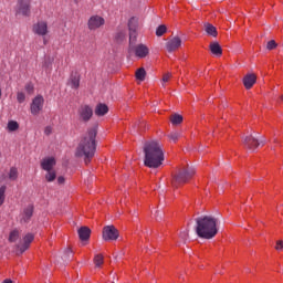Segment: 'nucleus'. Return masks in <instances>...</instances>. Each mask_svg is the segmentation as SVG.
I'll return each instance as SVG.
<instances>
[{"label": "nucleus", "instance_id": "obj_33", "mask_svg": "<svg viewBox=\"0 0 283 283\" xmlns=\"http://www.w3.org/2000/svg\"><path fill=\"white\" fill-rule=\"evenodd\" d=\"M165 32H167V27L165 24L159 25L156 30V34L158 36H163V34H165Z\"/></svg>", "mask_w": 283, "mask_h": 283}, {"label": "nucleus", "instance_id": "obj_11", "mask_svg": "<svg viewBox=\"0 0 283 283\" xmlns=\"http://www.w3.org/2000/svg\"><path fill=\"white\" fill-rule=\"evenodd\" d=\"M87 25L88 30H98L101 25H105V19L99 15H93L90 18Z\"/></svg>", "mask_w": 283, "mask_h": 283}, {"label": "nucleus", "instance_id": "obj_45", "mask_svg": "<svg viewBox=\"0 0 283 283\" xmlns=\"http://www.w3.org/2000/svg\"><path fill=\"white\" fill-rule=\"evenodd\" d=\"M45 67H50V63L48 61L44 62Z\"/></svg>", "mask_w": 283, "mask_h": 283}, {"label": "nucleus", "instance_id": "obj_1", "mask_svg": "<svg viewBox=\"0 0 283 283\" xmlns=\"http://www.w3.org/2000/svg\"><path fill=\"white\" fill-rule=\"evenodd\" d=\"M98 130L96 127L90 128L87 134L80 142L75 156L77 158H83L85 165H90L92 163V158H94V154H96V136Z\"/></svg>", "mask_w": 283, "mask_h": 283}, {"label": "nucleus", "instance_id": "obj_32", "mask_svg": "<svg viewBox=\"0 0 283 283\" xmlns=\"http://www.w3.org/2000/svg\"><path fill=\"white\" fill-rule=\"evenodd\" d=\"M94 264L95 266H103L104 264V259L102 256V254H96L94 258Z\"/></svg>", "mask_w": 283, "mask_h": 283}, {"label": "nucleus", "instance_id": "obj_37", "mask_svg": "<svg viewBox=\"0 0 283 283\" xmlns=\"http://www.w3.org/2000/svg\"><path fill=\"white\" fill-rule=\"evenodd\" d=\"M25 91L28 94H32V92H34V85H32V83L25 84Z\"/></svg>", "mask_w": 283, "mask_h": 283}, {"label": "nucleus", "instance_id": "obj_31", "mask_svg": "<svg viewBox=\"0 0 283 283\" xmlns=\"http://www.w3.org/2000/svg\"><path fill=\"white\" fill-rule=\"evenodd\" d=\"M6 189H8L6 186L0 187V207L6 202Z\"/></svg>", "mask_w": 283, "mask_h": 283}, {"label": "nucleus", "instance_id": "obj_36", "mask_svg": "<svg viewBox=\"0 0 283 283\" xmlns=\"http://www.w3.org/2000/svg\"><path fill=\"white\" fill-rule=\"evenodd\" d=\"M17 101H18V103H24V102H25V93H23V92H18V94H17Z\"/></svg>", "mask_w": 283, "mask_h": 283}, {"label": "nucleus", "instance_id": "obj_47", "mask_svg": "<svg viewBox=\"0 0 283 283\" xmlns=\"http://www.w3.org/2000/svg\"><path fill=\"white\" fill-rule=\"evenodd\" d=\"M1 96H2V91H1V87H0V98H1Z\"/></svg>", "mask_w": 283, "mask_h": 283}, {"label": "nucleus", "instance_id": "obj_34", "mask_svg": "<svg viewBox=\"0 0 283 283\" xmlns=\"http://www.w3.org/2000/svg\"><path fill=\"white\" fill-rule=\"evenodd\" d=\"M115 39L118 42L125 41V31H118L115 35Z\"/></svg>", "mask_w": 283, "mask_h": 283}, {"label": "nucleus", "instance_id": "obj_39", "mask_svg": "<svg viewBox=\"0 0 283 283\" xmlns=\"http://www.w3.org/2000/svg\"><path fill=\"white\" fill-rule=\"evenodd\" d=\"M169 78H171V74L167 73V74L164 75L163 82L164 83H169Z\"/></svg>", "mask_w": 283, "mask_h": 283}, {"label": "nucleus", "instance_id": "obj_49", "mask_svg": "<svg viewBox=\"0 0 283 283\" xmlns=\"http://www.w3.org/2000/svg\"><path fill=\"white\" fill-rule=\"evenodd\" d=\"M281 101L283 102V95L281 96Z\"/></svg>", "mask_w": 283, "mask_h": 283}, {"label": "nucleus", "instance_id": "obj_23", "mask_svg": "<svg viewBox=\"0 0 283 283\" xmlns=\"http://www.w3.org/2000/svg\"><path fill=\"white\" fill-rule=\"evenodd\" d=\"M205 31L207 32V34H209V36H218V30L211 23L205 24Z\"/></svg>", "mask_w": 283, "mask_h": 283}, {"label": "nucleus", "instance_id": "obj_27", "mask_svg": "<svg viewBox=\"0 0 283 283\" xmlns=\"http://www.w3.org/2000/svg\"><path fill=\"white\" fill-rule=\"evenodd\" d=\"M17 178H19V170L17 167H11L9 171V180L14 181Z\"/></svg>", "mask_w": 283, "mask_h": 283}, {"label": "nucleus", "instance_id": "obj_4", "mask_svg": "<svg viewBox=\"0 0 283 283\" xmlns=\"http://www.w3.org/2000/svg\"><path fill=\"white\" fill-rule=\"evenodd\" d=\"M193 176H196V169L193 167L182 166L172 175L171 187H174V189H178V187L187 185Z\"/></svg>", "mask_w": 283, "mask_h": 283}, {"label": "nucleus", "instance_id": "obj_15", "mask_svg": "<svg viewBox=\"0 0 283 283\" xmlns=\"http://www.w3.org/2000/svg\"><path fill=\"white\" fill-rule=\"evenodd\" d=\"M69 85L72 90H78V87H81V75L76 72H72L69 78Z\"/></svg>", "mask_w": 283, "mask_h": 283}, {"label": "nucleus", "instance_id": "obj_46", "mask_svg": "<svg viewBox=\"0 0 283 283\" xmlns=\"http://www.w3.org/2000/svg\"><path fill=\"white\" fill-rule=\"evenodd\" d=\"M66 253H72V250H71V249H67V250H66Z\"/></svg>", "mask_w": 283, "mask_h": 283}, {"label": "nucleus", "instance_id": "obj_14", "mask_svg": "<svg viewBox=\"0 0 283 283\" xmlns=\"http://www.w3.org/2000/svg\"><path fill=\"white\" fill-rule=\"evenodd\" d=\"M243 145L247 149H251L252 151H254V149H258V147H260V142H258L255 137L250 135L243 139Z\"/></svg>", "mask_w": 283, "mask_h": 283}, {"label": "nucleus", "instance_id": "obj_20", "mask_svg": "<svg viewBox=\"0 0 283 283\" xmlns=\"http://www.w3.org/2000/svg\"><path fill=\"white\" fill-rule=\"evenodd\" d=\"M135 54L136 56H139V59H145V56L149 54V49H147L145 44H139L135 46Z\"/></svg>", "mask_w": 283, "mask_h": 283}, {"label": "nucleus", "instance_id": "obj_7", "mask_svg": "<svg viewBox=\"0 0 283 283\" xmlns=\"http://www.w3.org/2000/svg\"><path fill=\"white\" fill-rule=\"evenodd\" d=\"M103 240H105V242H108L109 240L114 241V240H118V229H116V227L114 226H106L103 229Z\"/></svg>", "mask_w": 283, "mask_h": 283}, {"label": "nucleus", "instance_id": "obj_30", "mask_svg": "<svg viewBox=\"0 0 283 283\" xmlns=\"http://www.w3.org/2000/svg\"><path fill=\"white\" fill-rule=\"evenodd\" d=\"M8 129L9 132H17V129H19V123H17L15 120H10L8 123Z\"/></svg>", "mask_w": 283, "mask_h": 283}, {"label": "nucleus", "instance_id": "obj_28", "mask_svg": "<svg viewBox=\"0 0 283 283\" xmlns=\"http://www.w3.org/2000/svg\"><path fill=\"white\" fill-rule=\"evenodd\" d=\"M180 136H182V133L172 132L168 135V138H170V140H172L174 143H178V138H180Z\"/></svg>", "mask_w": 283, "mask_h": 283}, {"label": "nucleus", "instance_id": "obj_22", "mask_svg": "<svg viewBox=\"0 0 283 283\" xmlns=\"http://www.w3.org/2000/svg\"><path fill=\"white\" fill-rule=\"evenodd\" d=\"M210 51L212 54H216V56H222V46L218 42L210 43Z\"/></svg>", "mask_w": 283, "mask_h": 283}, {"label": "nucleus", "instance_id": "obj_6", "mask_svg": "<svg viewBox=\"0 0 283 283\" xmlns=\"http://www.w3.org/2000/svg\"><path fill=\"white\" fill-rule=\"evenodd\" d=\"M77 114L82 123H90V120H92V116H94V109H92L90 105H82L78 108Z\"/></svg>", "mask_w": 283, "mask_h": 283}, {"label": "nucleus", "instance_id": "obj_44", "mask_svg": "<svg viewBox=\"0 0 283 283\" xmlns=\"http://www.w3.org/2000/svg\"><path fill=\"white\" fill-rule=\"evenodd\" d=\"M3 283H12V280H4Z\"/></svg>", "mask_w": 283, "mask_h": 283}, {"label": "nucleus", "instance_id": "obj_40", "mask_svg": "<svg viewBox=\"0 0 283 283\" xmlns=\"http://www.w3.org/2000/svg\"><path fill=\"white\" fill-rule=\"evenodd\" d=\"M188 235H189V232L184 231V232H181V233L179 234V238H181V240H187Z\"/></svg>", "mask_w": 283, "mask_h": 283}, {"label": "nucleus", "instance_id": "obj_41", "mask_svg": "<svg viewBox=\"0 0 283 283\" xmlns=\"http://www.w3.org/2000/svg\"><path fill=\"white\" fill-rule=\"evenodd\" d=\"M44 134L46 136H50V134H52V126H46L45 129H44Z\"/></svg>", "mask_w": 283, "mask_h": 283}, {"label": "nucleus", "instance_id": "obj_8", "mask_svg": "<svg viewBox=\"0 0 283 283\" xmlns=\"http://www.w3.org/2000/svg\"><path fill=\"white\" fill-rule=\"evenodd\" d=\"M43 103H45V99H43L41 95L33 98L31 104V114H33V116H39L41 109H43Z\"/></svg>", "mask_w": 283, "mask_h": 283}, {"label": "nucleus", "instance_id": "obj_10", "mask_svg": "<svg viewBox=\"0 0 283 283\" xmlns=\"http://www.w3.org/2000/svg\"><path fill=\"white\" fill-rule=\"evenodd\" d=\"M32 242H34V234L27 233L22 239V243L18 245L20 253H25V251L30 249V244H32Z\"/></svg>", "mask_w": 283, "mask_h": 283}, {"label": "nucleus", "instance_id": "obj_13", "mask_svg": "<svg viewBox=\"0 0 283 283\" xmlns=\"http://www.w3.org/2000/svg\"><path fill=\"white\" fill-rule=\"evenodd\" d=\"M180 45H182V40L178 36H175L166 43V50L168 52H176Z\"/></svg>", "mask_w": 283, "mask_h": 283}, {"label": "nucleus", "instance_id": "obj_12", "mask_svg": "<svg viewBox=\"0 0 283 283\" xmlns=\"http://www.w3.org/2000/svg\"><path fill=\"white\" fill-rule=\"evenodd\" d=\"M33 32L34 34H38L39 36H45L48 34V22L40 21L33 25Z\"/></svg>", "mask_w": 283, "mask_h": 283}, {"label": "nucleus", "instance_id": "obj_2", "mask_svg": "<svg viewBox=\"0 0 283 283\" xmlns=\"http://www.w3.org/2000/svg\"><path fill=\"white\" fill-rule=\"evenodd\" d=\"M145 154V166L150 167L151 169H158L165 160V153L158 142H147L144 146Z\"/></svg>", "mask_w": 283, "mask_h": 283}, {"label": "nucleus", "instance_id": "obj_9", "mask_svg": "<svg viewBox=\"0 0 283 283\" xmlns=\"http://www.w3.org/2000/svg\"><path fill=\"white\" fill-rule=\"evenodd\" d=\"M17 14L30 17V0H18Z\"/></svg>", "mask_w": 283, "mask_h": 283}, {"label": "nucleus", "instance_id": "obj_43", "mask_svg": "<svg viewBox=\"0 0 283 283\" xmlns=\"http://www.w3.org/2000/svg\"><path fill=\"white\" fill-rule=\"evenodd\" d=\"M143 127H145V122H139V124H137V129L143 132Z\"/></svg>", "mask_w": 283, "mask_h": 283}, {"label": "nucleus", "instance_id": "obj_48", "mask_svg": "<svg viewBox=\"0 0 283 283\" xmlns=\"http://www.w3.org/2000/svg\"><path fill=\"white\" fill-rule=\"evenodd\" d=\"M45 43H48V41H46V40H44V45H45Z\"/></svg>", "mask_w": 283, "mask_h": 283}, {"label": "nucleus", "instance_id": "obj_29", "mask_svg": "<svg viewBox=\"0 0 283 283\" xmlns=\"http://www.w3.org/2000/svg\"><path fill=\"white\" fill-rule=\"evenodd\" d=\"M19 240V230H13L9 234V242H17Z\"/></svg>", "mask_w": 283, "mask_h": 283}, {"label": "nucleus", "instance_id": "obj_50", "mask_svg": "<svg viewBox=\"0 0 283 283\" xmlns=\"http://www.w3.org/2000/svg\"><path fill=\"white\" fill-rule=\"evenodd\" d=\"M274 143H277V139H274Z\"/></svg>", "mask_w": 283, "mask_h": 283}, {"label": "nucleus", "instance_id": "obj_25", "mask_svg": "<svg viewBox=\"0 0 283 283\" xmlns=\"http://www.w3.org/2000/svg\"><path fill=\"white\" fill-rule=\"evenodd\" d=\"M45 180L48 182H54L56 180V171L53 170H46Z\"/></svg>", "mask_w": 283, "mask_h": 283}, {"label": "nucleus", "instance_id": "obj_16", "mask_svg": "<svg viewBox=\"0 0 283 283\" xmlns=\"http://www.w3.org/2000/svg\"><path fill=\"white\" fill-rule=\"evenodd\" d=\"M54 165H56V159H54V157L44 158L41 163V167L44 171H52Z\"/></svg>", "mask_w": 283, "mask_h": 283}, {"label": "nucleus", "instance_id": "obj_42", "mask_svg": "<svg viewBox=\"0 0 283 283\" xmlns=\"http://www.w3.org/2000/svg\"><path fill=\"white\" fill-rule=\"evenodd\" d=\"M57 184H59V185H64V184H65V177L60 176V177L57 178Z\"/></svg>", "mask_w": 283, "mask_h": 283}, {"label": "nucleus", "instance_id": "obj_3", "mask_svg": "<svg viewBox=\"0 0 283 283\" xmlns=\"http://www.w3.org/2000/svg\"><path fill=\"white\" fill-rule=\"evenodd\" d=\"M196 233L203 240H212L218 235V219L211 216H203L196 219Z\"/></svg>", "mask_w": 283, "mask_h": 283}, {"label": "nucleus", "instance_id": "obj_21", "mask_svg": "<svg viewBox=\"0 0 283 283\" xmlns=\"http://www.w3.org/2000/svg\"><path fill=\"white\" fill-rule=\"evenodd\" d=\"M107 112H109V107L107 106V104L99 103L95 107L96 116H105V114H107Z\"/></svg>", "mask_w": 283, "mask_h": 283}, {"label": "nucleus", "instance_id": "obj_17", "mask_svg": "<svg viewBox=\"0 0 283 283\" xmlns=\"http://www.w3.org/2000/svg\"><path fill=\"white\" fill-rule=\"evenodd\" d=\"M78 238L82 240V242H85L90 240V237L92 235V230L88 227H81L77 230Z\"/></svg>", "mask_w": 283, "mask_h": 283}, {"label": "nucleus", "instance_id": "obj_24", "mask_svg": "<svg viewBox=\"0 0 283 283\" xmlns=\"http://www.w3.org/2000/svg\"><path fill=\"white\" fill-rule=\"evenodd\" d=\"M170 123L171 125H180L182 123V115L176 113L170 115Z\"/></svg>", "mask_w": 283, "mask_h": 283}, {"label": "nucleus", "instance_id": "obj_5", "mask_svg": "<svg viewBox=\"0 0 283 283\" xmlns=\"http://www.w3.org/2000/svg\"><path fill=\"white\" fill-rule=\"evenodd\" d=\"M128 30H129V48L134 50V43L138 36V19L130 18L128 20Z\"/></svg>", "mask_w": 283, "mask_h": 283}, {"label": "nucleus", "instance_id": "obj_35", "mask_svg": "<svg viewBox=\"0 0 283 283\" xmlns=\"http://www.w3.org/2000/svg\"><path fill=\"white\" fill-rule=\"evenodd\" d=\"M276 48H277V43L275 42V40H271L266 44L268 50H275Z\"/></svg>", "mask_w": 283, "mask_h": 283}, {"label": "nucleus", "instance_id": "obj_38", "mask_svg": "<svg viewBox=\"0 0 283 283\" xmlns=\"http://www.w3.org/2000/svg\"><path fill=\"white\" fill-rule=\"evenodd\" d=\"M276 251H282L283 249V241H277L275 245Z\"/></svg>", "mask_w": 283, "mask_h": 283}, {"label": "nucleus", "instance_id": "obj_18", "mask_svg": "<svg viewBox=\"0 0 283 283\" xmlns=\"http://www.w3.org/2000/svg\"><path fill=\"white\" fill-rule=\"evenodd\" d=\"M255 81H258V77L255 74H248L243 77V85L245 90H251L253 85H255Z\"/></svg>", "mask_w": 283, "mask_h": 283}, {"label": "nucleus", "instance_id": "obj_26", "mask_svg": "<svg viewBox=\"0 0 283 283\" xmlns=\"http://www.w3.org/2000/svg\"><path fill=\"white\" fill-rule=\"evenodd\" d=\"M135 76L137 81H145V77L147 76V72L145 69L140 67L136 71Z\"/></svg>", "mask_w": 283, "mask_h": 283}, {"label": "nucleus", "instance_id": "obj_19", "mask_svg": "<svg viewBox=\"0 0 283 283\" xmlns=\"http://www.w3.org/2000/svg\"><path fill=\"white\" fill-rule=\"evenodd\" d=\"M32 216H34V206L29 205L23 211L22 222H30V220H32Z\"/></svg>", "mask_w": 283, "mask_h": 283}]
</instances>
